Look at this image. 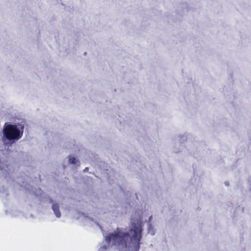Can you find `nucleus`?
Segmentation results:
<instances>
[{"instance_id":"obj_1","label":"nucleus","mask_w":251,"mask_h":251,"mask_svg":"<svg viewBox=\"0 0 251 251\" xmlns=\"http://www.w3.org/2000/svg\"><path fill=\"white\" fill-rule=\"evenodd\" d=\"M140 211L136 212L131 218L130 233H133L130 237L128 233L122 231L118 228L114 233H110L105 238L106 242L112 243L119 250L132 248V251H139L140 248V240L142 238V224L141 222Z\"/></svg>"},{"instance_id":"obj_2","label":"nucleus","mask_w":251,"mask_h":251,"mask_svg":"<svg viewBox=\"0 0 251 251\" xmlns=\"http://www.w3.org/2000/svg\"><path fill=\"white\" fill-rule=\"evenodd\" d=\"M23 131H20L15 125L5 123L3 128V136L8 140H18L23 136Z\"/></svg>"},{"instance_id":"obj_3","label":"nucleus","mask_w":251,"mask_h":251,"mask_svg":"<svg viewBox=\"0 0 251 251\" xmlns=\"http://www.w3.org/2000/svg\"><path fill=\"white\" fill-rule=\"evenodd\" d=\"M52 209L57 218L61 217V213L59 210V206L58 203H54L52 205Z\"/></svg>"},{"instance_id":"obj_4","label":"nucleus","mask_w":251,"mask_h":251,"mask_svg":"<svg viewBox=\"0 0 251 251\" xmlns=\"http://www.w3.org/2000/svg\"><path fill=\"white\" fill-rule=\"evenodd\" d=\"M69 162L70 164H75L76 163V159L74 156H69Z\"/></svg>"},{"instance_id":"obj_5","label":"nucleus","mask_w":251,"mask_h":251,"mask_svg":"<svg viewBox=\"0 0 251 251\" xmlns=\"http://www.w3.org/2000/svg\"><path fill=\"white\" fill-rule=\"evenodd\" d=\"M88 168L86 167V168L84 170V171H85H85H88Z\"/></svg>"},{"instance_id":"obj_6","label":"nucleus","mask_w":251,"mask_h":251,"mask_svg":"<svg viewBox=\"0 0 251 251\" xmlns=\"http://www.w3.org/2000/svg\"><path fill=\"white\" fill-rule=\"evenodd\" d=\"M104 249H106V246H105V247H104Z\"/></svg>"}]
</instances>
